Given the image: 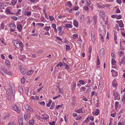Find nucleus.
I'll list each match as a JSON object with an SVG mask.
<instances>
[{"instance_id":"f257e3e1","label":"nucleus","mask_w":125,"mask_h":125,"mask_svg":"<svg viewBox=\"0 0 125 125\" xmlns=\"http://www.w3.org/2000/svg\"><path fill=\"white\" fill-rule=\"evenodd\" d=\"M13 42L14 45L17 48L19 49L20 47H21L22 49H23V45L21 42H19L16 40L14 41Z\"/></svg>"},{"instance_id":"f03ea898","label":"nucleus","mask_w":125,"mask_h":125,"mask_svg":"<svg viewBox=\"0 0 125 125\" xmlns=\"http://www.w3.org/2000/svg\"><path fill=\"white\" fill-rule=\"evenodd\" d=\"M12 109L17 112L18 113H19L21 110V107L19 105H16L15 104L12 105Z\"/></svg>"},{"instance_id":"7ed1b4c3","label":"nucleus","mask_w":125,"mask_h":125,"mask_svg":"<svg viewBox=\"0 0 125 125\" xmlns=\"http://www.w3.org/2000/svg\"><path fill=\"white\" fill-rule=\"evenodd\" d=\"M104 48H103L101 49L100 50L99 53L100 54V56L101 57H103L104 56Z\"/></svg>"},{"instance_id":"20e7f679","label":"nucleus","mask_w":125,"mask_h":125,"mask_svg":"<svg viewBox=\"0 0 125 125\" xmlns=\"http://www.w3.org/2000/svg\"><path fill=\"white\" fill-rule=\"evenodd\" d=\"M25 108L27 110V111L30 112L31 111V107L27 104H25L24 105Z\"/></svg>"},{"instance_id":"39448f33","label":"nucleus","mask_w":125,"mask_h":125,"mask_svg":"<svg viewBox=\"0 0 125 125\" xmlns=\"http://www.w3.org/2000/svg\"><path fill=\"white\" fill-rule=\"evenodd\" d=\"M111 72H112V75L113 76L115 77L117 76L118 75L117 72L114 71L113 69L111 70Z\"/></svg>"},{"instance_id":"423d86ee","label":"nucleus","mask_w":125,"mask_h":125,"mask_svg":"<svg viewBox=\"0 0 125 125\" xmlns=\"http://www.w3.org/2000/svg\"><path fill=\"white\" fill-rule=\"evenodd\" d=\"M99 15L101 18L102 17L103 18L105 16L104 12L103 11H101L100 12Z\"/></svg>"},{"instance_id":"0eeeda50","label":"nucleus","mask_w":125,"mask_h":125,"mask_svg":"<svg viewBox=\"0 0 125 125\" xmlns=\"http://www.w3.org/2000/svg\"><path fill=\"white\" fill-rule=\"evenodd\" d=\"M21 72L22 74H25L26 73V70L25 68L22 67L21 69Z\"/></svg>"},{"instance_id":"6e6552de","label":"nucleus","mask_w":125,"mask_h":125,"mask_svg":"<svg viewBox=\"0 0 125 125\" xmlns=\"http://www.w3.org/2000/svg\"><path fill=\"white\" fill-rule=\"evenodd\" d=\"M2 70L4 73L7 74H9L10 73H9V72L7 70V69L4 67H2Z\"/></svg>"},{"instance_id":"1a4fd4ad","label":"nucleus","mask_w":125,"mask_h":125,"mask_svg":"<svg viewBox=\"0 0 125 125\" xmlns=\"http://www.w3.org/2000/svg\"><path fill=\"white\" fill-rule=\"evenodd\" d=\"M26 94L29 96H30L31 95V90H29V88L26 90Z\"/></svg>"},{"instance_id":"9d476101","label":"nucleus","mask_w":125,"mask_h":125,"mask_svg":"<svg viewBox=\"0 0 125 125\" xmlns=\"http://www.w3.org/2000/svg\"><path fill=\"white\" fill-rule=\"evenodd\" d=\"M9 26L10 28L15 29L16 28V26L13 23H10L9 24Z\"/></svg>"},{"instance_id":"9b49d317","label":"nucleus","mask_w":125,"mask_h":125,"mask_svg":"<svg viewBox=\"0 0 125 125\" xmlns=\"http://www.w3.org/2000/svg\"><path fill=\"white\" fill-rule=\"evenodd\" d=\"M17 27L19 30H21L22 29V26L21 24H19L17 25Z\"/></svg>"},{"instance_id":"f8f14e48","label":"nucleus","mask_w":125,"mask_h":125,"mask_svg":"<svg viewBox=\"0 0 125 125\" xmlns=\"http://www.w3.org/2000/svg\"><path fill=\"white\" fill-rule=\"evenodd\" d=\"M10 9H8L6 10V13L7 14H13L14 13H12V12H10Z\"/></svg>"},{"instance_id":"ddd939ff","label":"nucleus","mask_w":125,"mask_h":125,"mask_svg":"<svg viewBox=\"0 0 125 125\" xmlns=\"http://www.w3.org/2000/svg\"><path fill=\"white\" fill-rule=\"evenodd\" d=\"M119 23L120 27H124V25L122 20L120 21Z\"/></svg>"},{"instance_id":"4468645a","label":"nucleus","mask_w":125,"mask_h":125,"mask_svg":"<svg viewBox=\"0 0 125 125\" xmlns=\"http://www.w3.org/2000/svg\"><path fill=\"white\" fill-rule=\"evenodd\" d=\"M73 24L74 26L76 27H77L78 26V22L76 20H74L73 22Z\"/></svg>"},{"instance_id":"2eb2a0df","label":"nucleus","mask_w":125,"mask_h":125,"mask_svg":"<svg viewBox=\"0 0 125 125\" xmlns=\"http://www.w3.org/2000/svg\"><path fill=\"white\" fill-rule=\"evenodd\" d=\"M18 89L19 92L21 93H22L23 92V88L21 86H19L18 87Z\"/></svg>"},{"instance_id":"dca6fc26","label":"nucleus","mask_w":125,"mask_h":125,"mask_svg":"<svg viewBox=\"0 0 125 125\" xmlns=\"http://www.w3.org/2000/svg\"><path fill=\"white\" fill-rule=\"evenodd\" d=\"M10 85L12 90H14L15 89L14 85L13 83H11L10 84Z\"/></svg>"},{"instance_id":"f3484780","label":"nucleus","mask_w":125,"mask_h":125,"mask_svg":"<svg viewBox=\"0 0 125 125\" xmlns=\"http://www.w3.org/2000/svg\"><path fill=\"white\" fill-rule=\"evenodd\" d=\"M66 5L70 7H71L72 6V4L71 2L69 1L67 2Z\"/></svg>"},{"instance_id":"a211bd4d","label":"nucleus","mask_w":125,"mask_h":125,"mask_svg":"<svg viewBox=\"0 0 125 125\" xmlns=\"http://www.w3.org/2000/svg\"><path fill=\"white\" fill-rule=\"evenodd\" d=\"M17 1V0H13L11 2V3L12 5H14L16 4Z\"/></svg>"},{"instance_id":"6ab92c4d","label":"nucleus","mask_w":125,"mask_h":125,"mask_svg":"<svg viewBox=\"0 0 125 125\" xmlns=\"http://www.w3.org/2000/svg\"><path fill=\"white\" fill-rule=\"evenodd\" d=\"M4 3L3 2L0 3V9H2L4 8Z\"/></svg>"},{"instance_id":"aec40b11","label":"nucleus","mask_w":125,"mask_h":125,"mask_svg":"<svg viewBox=\"0 0 125 125\" xmlns=\"http://www.w3.org/2000/svg\"><path fill=\"white\" fill-rule=\"evenodd\" d=\"M119 104V103L118 102H116L115 104V108L116 109L118 107V106Z\"/></svg>"},{"instance_id":"412c9836","label":"nucleus","mask_w":125,"mask_h":125,"mask_svg":"<svg viewBox=\"0 0 125 125\" xmlns=\"http://www.w3.org/2000/svg\"><path fill=\"white\" fill-rule=\"evenodd\" d=\"M76 112L78 113H82V108H80L79 110H77L76 111Z\"/></svg>"},{"instance_id":"4be33fe9","label":"nucleus","mask_w":125,"mask_h":125,"mask_svg":"<svg viewBox=\"0 0 125 125\" xmlns=\"http://www.w3.org/2000/svg\"><path fill=\"white\" fill-rule=\"evenodd\" d=\"M114 94L115 98H116L118 96V94L117 92H116V93H115V92H114Z\"/></svg>"},{"instance_id":"5701e85b","label":"nucleus","mask_w":125,"mask_h":125,"mask_svg":"<svg viewBox=\"0 0 125 125\" xmlns=\"http://www.w3.org/2000/svg\"><path fill=\"white\" fill-rule=\"evenodd\" d=\"M5 63L7 65H10V63L9 61L8 60H6L5 61Z\"/></svg>"},{"instance_id":"b1692460","label":"nucleus","mask_w":125,"mask_h":125,"mask_svg":"<svg viewBox=\"0 0 125 125\" xmlns=\"http://www.w3.org/2000/svg\"><path fill=\"white\" fill-rule=\"evenodd\" d=\"M96 38L93 35V36H91V40L93 42H94Z\"/></svg>"},{"instance_id":"393cba45","label":"nucleus","mask_w":125,"mask_h":125,"mask_svg":"<svg viewBox=\"0 0 125 125\" xmlns=\"http://www.w3.org/2000/svg\"><path fill=\"white\" fill-rule=\"evenodd\" d=\"M22 120L21 118L20 119V120L19 119V125H22Z\"/></svg>"},{"instance_id":"a878e982","label":"nucleus","mask_w":125,"mask_h":125,"mask_svg":"<svg viewBox=\"0 0 125 125\" xmlns=\"http://www.w3.org/2000/svg\"><path fill=\"white\" fill-rule=\"evenodd\" d=\"M112 63L113 65H114L116 64V61L114 59H112Z\"/></svg>"},{"instance_id":"bb28decb","label":"nucleus","mask_w":125,"mask_h":125,"mask_svg":"<svg viewBox=\"0 0 125 125\" xmlns=\"http://www.w3.org/2000/svg\"><path fill=\"white\" fill-rule=\"evenodd\" d=\"M80 18L81 21H84V16L83 15H82Z\"/></svg>"},{"instance_id":"cd10ccee","label":"nucleus","mask_w":125,"mask_h":125,"mask_svg":"<svg viewBox=\"0 0 125 125\" xmlns=\"http://www.w3.org/2000/svg\"><path fill=\"white\" fill-rule=\"evenodd\" d=\"M87 3V5H89L91 4V2L90 0H86Z\"/></svg>"},{"instance_id":"c85d7f7f","label":"nucleus","mask_w":125,"mask_h":125,"mask_svg":"<svg viewBox=\"0 0 125 125\" xmlns=\"http://www.w3.org/2000/svg\"><path fill=\"white\" fill-rule=\"evenodd\" d=\"M97 16L96 15L94 16H93V20L95 22L97 21Z\"/></svg>"},{"instance_id":"c756f323","label":"nucleus","mask_w":125,"mask_h":125,"mask_svg":"<svg viewBox=\"0 0 125 125\" xmlns=\"http://www.w3.org/2000/svg\"><path fill=\"white\" fill-rule=\"evenodd\" d=\"M31 14V12H30L27 11L25 13V14L28 16L30 15Z\"/></svg>"},{"instance_id":"7c9ffc66","label":"nucleus","mask_w":125,"mask_h":125,"mask_svg":"<svg viewBox=\"0 0 125 125\" xmlns=\"http://www.w3.org/2000/svg\"><path fill=\"white\" fill-rule=\"evenodd\" d=\"M56 66H59L60 67H61L62 66H63L62 63L61 62H60L59 63V64H57Z\"/></svg>"},{"instance_id":"2f4dec72","label":"nucleus","mask_w":125,"mask_h":125,"mask_svg":"<svg viewBox=\"0 0 125 125\" xmlns=\"http://www.w3.org/2000/svg\"><path fill=\"white\" fill-rule=\"evenodd\" d=\"M103 85L102 84L99 85V90L101 91V90L103 89Z\"/></svg>"},{"instance_id":"473e14b6","label":"nucleus","mask_w":125,"mask_h":125,"mask_svg":"<svg viewBox=\"0 0 125 125\" xmlns=\"http://www.w3.org/2000/svg\"><path fill=\"white\" fill-rule=\"evenodd\" d=\"M79 82L82 84L83 85L85 84V83H84V81L82 80H81L79 81Z\"/></svg>"},{"instance_id":"72a5a7b5","label":"nucleus","mask_w":125,"mask_h":125,"mask_svg":"<svg viewBox=\"0 0 125 125\" xmlns=\"http://www.w3.org/2000/svg\"><path fill=\"white\" fill-rule=\"evenodd\" d=\"M55 105L54 103H53L52 105L50 107V109H52L53 108L54 106Z\"/></svg>"},{"instance_id":"f704fd0d","label":"nucleus","mask_w":125,"mask_h":125,"mask_svg":"<svg viewBox=\"0 0 125 125\" xmlns=\"http://www.w3.org/2000/svg\"><path fill=\"white\" fill-rule=\"evenodd\" d=\"M78 37L77 35L76 34H74L73 35V38L75 39Z\"/></svg>"},{"instance_id":"c9c22d12","label":"nucleus","mask_w":125,"mask_h":125,"mask_svg":"<svg viewBox=\"0 0 125 125\" xmlns=\"http://www.w3.org/2000/svg\"><path fill=\"white\" fill-rule=\"evenodd\" d=\"M61 95L60 94L58 96H56L55 97H53V100H55L56 99L60 97V96Z\"/></svg>"},{"instance_id":"e433bc0d","label":"nucleus","mask_w":125,"mask_h":125,"mask_svg":"<svg viewBox=\"0 0 125 125\" xmlns=\"http://www.w3.org/2000/svg\"><path fill=\"white\" fill-rule=\"evenodd\" d=\"M62 27L61 26H59L58 27V30L59 31H62Z\"/></svg>"},{"instance_id":"4c0bfd02","label":"nucleus","mask_w":125,"mask_h":125,"mask_svg":"<svg viewBox=\"0 0 125 125\" xmlns=\"http://www.w3.org/2000/svg\"><path fill=\"white\" fill-rule=\"evenodd\" d=\"M25 81V80L24 79V78H22L21 79V82L22 83H24Z\"/></svg>"},{"instance_id":"58836bf2","label":"nucleus","mask_w":125,"mask_h":125,"mask_svg":"<svg viewBox=\"0 0 125 125\" xmlns=\"http://www.w3.org/2000/svg\"><path fill=\"white\" fill-rule=\"evenodd\" d=\"M83 9L87 11H89V9L87 6H85Z\"/></svg>"},{"instance_id":"ea45409f","label":"nucleus","mask_w":125,"mask_h":125,"mask_svg":"<svg viewBox=\"0 0 125 125\" xmlns=\"http://www.w3.org/2000/svg\"><path fill=\"white\" fill-rule=\"evenodd\" d=\"M66 47V50H69L70 49V47L69 45H65Z\"/></svg>"},{"instance_id":"a19ab883","label":"nucleus","mask_w":125,"mask_h":125,"mask_svg":"<svg viewBox=\"0 0 125 125\" xmlns=\"http://www.w3.org/2000/svg\"><path fill=\"white\" fill-rule=\"evenodd\" d=\"M55 122L54 121H52L51 122H50L49 124L51 125H55Z\"/></svg>"},{"instance_id":"79ce46f5","label":"nucleus","mask_w":125,"mask_h":125,"mask_svg":"<svg viewBox=\"0 0 125 125\" xmlns=\"http://www.w3.org/2000/svg\"><path fill=\"white\" fill-rule=\"evenodd\" d=\"M66 27L68 28H70L71 27V25L69 24H67L66 25Z\"/></svg>"},{"instance_id":"37998d69","label":"nucleus","mask_w":125,"mask_h":125,"mask_svg":"<svg viewBox=\"0 0 125 125\" xmlns=\"http://www.w3.org/2000/svg\"><path fill=\"white\" fill-rule=\"evenodd\" d=\"M24 118L25 119L26 121V120H27L28 119V117L25 114L24 115Z\"/></svg>"},{"instance_id":"c03bdc74","label":"nucleus","mask_w":125,"mask_h":125,"mask_svg":"<svg viewBox=\"0 0 125 125\" xmlns=\"http://www.w3.org/2000/svg\"><path fill=\"white\" fill-rule=\"evenodd\" d=\"M8 125H16L13 122L10 123Z\"/></svg>"},{"instance_id":"a18cd8bd","label":"nucleus","mask_w":125,"mask_h":125,"mask_svg":"<svg viewBox=\"0 0 125 125\" xmlns=\"http://www.w3.org/2000/svg\"><path fill=\"white\" fill-rule=\"evenodd\" d=\"M99 113V110H96V111L95 112V114L96 115H98Z\"/></svg>"},{"instance_id":"49530a36","label":"nucleus","mask_w":125,"mask_h":125,"mask_svg":"<svg viewBox=\"0 0 125 125\" xmlns=\"http://www.w3.org/2000/svg\"><path fill=\"white\" fill-rule=\"evenodd\" d=\"M31 70L29 71L27 73V74L28 75H30L31 74Z\"/></svg>"},{"instance_id":"de8ad7c7","label":"nucleus","mask_w":125,"mask_h":125,"mask_svg":"<svg viewBox=\"0 0 125 125\" xmlns=\"http://www.w3.org/2000/svg\"><path fill=\"white\" fill-rule=\"evenodd\" d=\"M1 58L2 59H3V60H5V56L3 54H1Z\"/></svg>"},{"instance_id":"09e8293b","label":"nucleus","mask_w":125,"mask_h":125,"mask_svg":"<svg viewBox=\"0 0 125 125\" xmlns=\"http://www.w3.org/2000/svg\"><path fill=\"white\" fill-rule=\"evenodd\" d=\"M41 26V27H42L44 26V24L43 23H38L37 24Z\"/></svg>"},{"instance_id":"8fccbe9b","label":"nucleus","mask_w":125,"mask_h":125,"mask_svg":"<svg viewBox=\"0 0 125 125\" xmlns=\"http://www.w3.org/2000/svg\"><path fill=\"white\" fill-rule=\"evenodd\" d=\"M11 18L15 21H16L18 19L15 16H14L13 17H11Z\"/></svg>"},{"instance_id":"3c124183","label":"nucleus","mask_w":125,"mask_h":125,"mask_svg":"<svg viewBox=\"0 0 125 125\" xmlns=\"http://www.w3.org/2000/svg\"><path fill=\"white\" fill-rule=\"evenodd\" d=\"M21 9H19L18 11L16 12V15H19V14L20 12H21Z\"/></svg>"},{"instance_id":"603ef678","label":"nucleus","mask_w":125,"mask_h":125,"mask_svg":"<svg viewBox=\"0 0 125 125\" xmlns=\"http://www.w3.org/2000/svg\"><path fill=\"white\" fill-rule=\"evenodd\" d=\"M31 20V18H30L28 20H27V24H29L30 23H31V22H30V21Z\"/></svg>"},{"instance_id":"864d4df0","label":"nucleus","mask_w":125,"mask_h":125,"mask_svg":"<svg viewBox=\"0 0 125 125\" xmlns=\"http://www.w3.org/2000/svg\"><path fill=\"white\" fill-rule=\"evenodd\" d=\"M12 90V96H14L15 94V91L14 90H14Z\"/></svg>"},{"instance_id":"5fc2aeb1","label":"nucleus","mask_w":125,"mask_h":125,"mask_svg":"<svg viewBox=\"0 0 125 125\" xmlns=\"http://www.w3.org/2000/svg\"><path fill=\"white\" fill-rule=\"evenodd\" d=\"M51 28L50 26H46V29L47 31H48Z\"/></svg>"},{"instance_id":"6e6d98bb","label":"nucleus","mask_w":125,"mask_h":125,"mask_svg":"<svg viewBox=\"0 0 125 125\" xmlns=\"http://www.w3.org/2000/svg\"><path fill=\"white\" fill-rule=\"evenodd\" d=\"M4 28V24L3 23H2L1 25V29H3Z\"/></svg>"},{"instance_id":"4d7b16f0","label":"nucleus","mask_w":125,"mask_h":125,"mask_svg":"<svg viewBox=\"0 0 125 125\" xmlns=\"http://www.w3.org/2000/svg\"><path fill=\"white\" fill-rule=\"evenodd\" d=\"M39 103L41 105H44L45 104V103L43 101H42L41 102H39Z\"/></svg>"},{"instance_id":"13d9d810","label":"nucleus","mask_w":125,"mask_h":125,"mask_svg":"<svg viewBox=\"0 0 125 125\" xmlns=\"http://www.w3.org/2000/svg\"><path fill=\"white\" fill-rule=\"evenodd\" d=\"M78 7L75 6L74 7L73 9L74 10H77L78 9Z\"/></svg>"},{"instance_id":"bf43d9fd","label":"nucleus","mask_w":125,"mask_h":125,"mask_svg":"<svg viewBox=\"0 0 125 125\" xmlns=\"http://www.w3.org/2000/svg\"><path fill=\"white\" fill-rule=\"evenodd\" d=\"M91 90V88H89L88 89H87L86 90V92L88 94L89 93V91H90Z\"/></svg>"},{"instance_id":"052dcab7","label":"nucleus","mask_w":125,"mask_h":125,"mask_svg":"<svg viewBox=\"0 0 125 125\" xmlns=\"http://www.w3.org/2000/svg\"><path fill=\"white\" fill-rule=\"evenodd\" d=\"M86 29H84L83 30L84 34L86 36L87 35V33L86 32Z\"/></svg>"},{"instance_id":"680f3d73","label":"nucleus","mask_w":125,"mask_h":125,"mask_svg":"<svg viewBox=\"0 0 125 125\" xmlns=\"http://www.w3.org/2000/svg\"><path fill=\"white\" fill-rule=\"evenodd\" d=\"M122 17L121 15H120L118 16L116 18L117 19H119L121 18Z\"/></svg>"},{"instance_id":"e2e57ef3","label":"nucleus","mask_w":125,"mask_h":125,"mask_svg":"<svg viewBox=\"0 0 125 125\" xmlns=\"http://www.w3.org/2000/svg\"><path fill=\"white\" fill-rule=\"evenodd\" d=\"M117 15L116 14H114L112 15V17L113 18H116Z\"/></svg>"},{"instance_id":"0e129e2a","label":"nucleus","mask_w":125,"mask_h":125,"mask_svg":"<svg viewBox=\"0 0 125 125\" xmlns=\"http://www.w3.org/2000/svg\"><path fill=\"white\" fill-rule=\"evenodd\" d=\"M49 17L50 18V20L51 21H52L53 20V17L52 16H50Z\"/></svg>"},{"instance_id":"69168bd1","label":"nucleus","mask_w":125,"mask_h":125,"mask_svg":"<svg viewBox=\"0 0 125 125\" xmlns=\"http://www.w3.org/2000/svg\"><path fill=\"white\" fill-rule=\"evenodd\" d=\"M52 26L53 28L54 29H56V25L55 24H52Z\"/></svg>"},{"instance_id":"338daca9","label":"nucleus","mask_w":125,"mask_h":125,"mask_svg":"<svg viewBox=\"0 0 125 125\" xmlns=\"http://www.w3.org/2000/svg\"><path fill=\"white\" fill-rule=\"evenodd\" d=\"M121 63H125V59L124 60V59H122L121 61Z\"/></svg>"},{"instance_id":"774afa93","label":"nucleus","mask_w":125,"mask_h":125,"mask_svg":"<svg viewBox=\"0 0 125 125\" xmlns=\"http://www.w3.org/2000/svg\"><path fill=\"white\" fill-rule=\"evenodd\" d=\"M27 117L29 118L30 117V113H27V114L26 115Z\"/></svg>"}]
</instances>
